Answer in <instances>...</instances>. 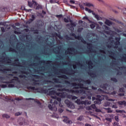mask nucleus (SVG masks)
<instances>
[{"instance_id": "f257e3e1", "label": "nucleus", "mask_w": 126, "mask_h": 126, "mask_svg": "<svg viewBox=\"0 0 126 126\" xmlns=\"http://www.w3.org/2000/svg\"><path fill=\"white\" fill-rule=\"evenodd\" d=\"M27 89L28 90H35V91H37L38 93H44V94H47L48 92V90H51L52 89H48V90L47 89H44L43 88H35V87H32V86H29L27 87Z\"/></svg>"}, {"instance_id": "f03ea898", "label": "nucleus", "mask_w": 126, "mask_h": 126, "mask_svg": "<svg viewBox=\"0 0 126 126\" xmlns=\"http://www.w3.org/2000/svg\"><path fill=\"white\" fill-rule=\"evenodd\" d=\"M101 95H97L96 97L93 96L92 97L93 101H94V104H97L98 105H100L101 104V102H102V99H101Z\"/></svg>"}, {"instance_id": "7ed1b4c3", "label": "nucleus", "mask_w": 126, "mask_h": 126, "mask_svg": "<svg viewBox=\"0 0 126 126\" xmlns=\"http://www.w3.org/2000/svg\"><path fill=\"white\" fill-rule=\"evenodd\" d=\"M57 105H58V102L57 101H55L53 103H52V104L48 105V108L51 110V111H54L56 112V111L58 110Z\"/></svg>"}, {"instance_id": "20e7f679", "label": "nucleus", "mask_w": 126, "mask_h": 126, "mask_svg": "<svg viewBox=\"0 0 126 126\" xmlns=\"http://www.w3.org/2000/svg\"><path fill=\"white\" fill-rule=\"evenodd\" d=\"M69 92H70L71 93H74L75 94V95H77V94H82V93L83 94H86V91H85V90H74L73 89H71L69 91Z\"/></svg>"}, {"instance_id": "39448f33", "label": "nucleus", "mask_w": 126, "mask_h": 126, "mask_svg": "<svg viewBox=\"0 0 126 126\" xmlns=\"http://www.w3.org/2000/svg\"><path fill=\"white\" fill-rule=\"evenodd\" d=\"M72 80H74V81H77L78 80L79 82H81L83 81L84 83L85 84H91V80L90 79L87 80H83L81 78H79V79H77L76 78H72Z\"/></svg>"}, {"instance_id": "423d86ee", "label": "nucleus", "mask_w": 126, "mask_h": 126, "mask_svg": "<svg viewBox=\"0 0 126 126\" xmlns=\"http://www.w3.org/2000/svg\"><path fill=\"white\" fill-rule=\"evenodd\" d=\"M69 72L66 70V69L63 68L60 70V71L63 72V73H64L65 74H73L74 73V70L72 69V68H70L69 69Z\"/></svg>"}, {"instance_id": "0eeeda50", "label": "nucleus", "mask_w": 126, "mask_h": 126, "mask_svg": "<svg viewBox=\"0 0 126 126\" xmlns=\"http://www.w3.org/2000/svg\"><path fill=\"white\" fill-rule=\"evenodd\" d=\"M70 35L72 36V37H74L75 39H76L77 40H81V39H82L81 40V42H82V43H83L84 44H86L87 43L86 41L83 39V38H82V37H81V36H80V35L76 36V35L74 33H71Z\"/></svg>"}, {"instance_id": "6e6552de", "label": "nucleus", "mask_w": 126, "mask_h": 126, "mask_svg": "<svg viewBox=\"0 0 126 126\" xmlns=\"http://www.w3.org/2000/svg\"><path fill=\"white\" fill-rule=\"evenodd\" d=\"M64 102L68 108H69L70 109H74L75 108L74 104H73L70 101L68 100V99L65 100Z\"/></svg>"}, {"instance_id": "1a4fd4ad", "label": "nucleus", "mask_w": 126, "mask_h": 126, "mask_svg": "<svg viewBox=\"0 0 126 126\" xmlns=\"http://www.w3.org/2000/svg\"><path fill=\"white\" fill-rule=\"evenodd\" d=\"M0 59L1 60V61H0V63H3L4 62V61H11V60H10L9 57H7V56H6V57L2 56L1 58H0Z\"/></svg>"}, {"instance_id": "9d476101", "label": "nucleus", "mask_w": 126, "mask_h": 126, "mask_svg": "<svg viewBox=\"0 0 126 126\" xmlns=\"http://www.w3.org/2000/svg\"><path fill=\"white\" fill-rule=\"evenodd\" d=\"M15 62L16 63H13L12 65H16L17 66H20V63H19V59L15 58Z\"/></svg>"}, {"instance_id": "9b49d317", "label": "nucleus", "mask_w": 126, "mask_h": 126, "mask_svg": "<svg viewBox=\"0 0 126 126\" xmlns=\"http://www.w3.org/2000/svg\"><path fill=\"white\" fill-rule=\"evenodd\" d=\"M83 86V84L78 83V86L73 87V89H79V88H80L81 89H83V88H84Z\"/></svg>"}, {"instance_id": "f8f14e48", "label": "nucleus", "mask_w": 126, "mask_h": 126, "mask_svg": "<svg viewBox=\"0 0 126 126\" xmlns=\"http://www.w3.org/2000/svg\"><path fill=\"white\" fill-rule=\"evenodd\" d=\"M56 95L58 96V97H61V98H65V94L64 93H57Z\"/></svg>"}, {"instance_id": "ddd939ff", "label": "nucleus", "mask_w": 126, "mask_h": 126, "mask_svg": "<svg viewBox=\"0 0 126 126\" xmlns=\"http://www.w3.org/2000/svg\"><path fill=\"white\" fill-rule=\"evenodd\" d=\"M28 5L29 6H30V7H32L33 4H34V3H35V5H37V2H36L35 1H32V2H30L28 1Z\"/></svg>"}, {"instance_id": "4468645a", "label": "nucleus", "mask_w": 126, "mask_h": 126, "mask_svg": "<svg viewBox=\"0 0 126 126\" xmlns=\"http://www.w3.org/2000/svg\"><path fill=\"white\" fill-rule=\"evenodd\" d=\"M32 81H33V82L32 83V85H39V83H37L39 82V80H35V79L33 78H32Z\"/></svg>"}, {"instance_id": "2eb2a0df", "label": "nucleus", "mask_w": 126, "mask_h": 126, "mask_svg": "<svg viewBox=\"0 0 126 126\" xmlns=\"http://www.w3.org/2000/svg\"><path fill=\"white\" fill-rule=\"evenodd\" d=\"M68 51H66L65 53L66 54H71L70 52H74L75 51V49L73 47H71V48L68 49ZM70 51V52H69Z\"/></svg>"}, {"instance_id": "dca6fc26", "label": "nucleus", "mask_w": 126, "mask_h": 126, "mask_svg": "<svg viewBox=\"0 0 126 126\" xmlns=\"http://www.w3.org/2000/svg\"><path fill=\"white\" fill-rule=\"evenodd\" d=\"M86 63H87L89 65V68H91V67H93L92 65L93 64V63H92V61L91 60L89 61L88 62H86Z\"/></svg>"}, {"instance_id": "f3484780", "label": "nucleus", "mask_w": 126, "mask_h": 126, "mask_svg": "<svg viewBox=\"0 0 126 126\" xmlns=\"http://www.w3.org/2000/svg\"><path fill=\"white\" fill-rule=\"evenodd\" d=\"M105 24L108 25V26H110V25H113V22H111V21L109 20H106V21L105 22Z\"/></svg>"}, {"instance_id": "a211bd4d", "label": "nucleus", "mask_w": 126, "mask_h": 126, "mask_svg": "<svg viewBox=\"0 0 126 126\" xmlns=\"http://www.w3.org/2000/svg\"><path fill=\"white\" fill-rule=\"evenodd\" d=\"M116 42H115V45H120V40H121V38L120 37H116L115 38Z\"/></svg>"}, {"instance_id": "6ab92c4d", "label": "nucleus", "mask_w": 126, "mask_h": 126, "mask_svg": "<svg viewBox=\"0 0 126 126\" xmlns=\"http://www.w3.org/2000/svg\"><path fill=\"white\" fill-rule=\"evenodd\" d=\"M85 6H88V7H91V6H94L93 4L90 3L86 2L83 4Z\"/></svg>"}, {"instance_id": "aec40b11", "label": "nucleus", "mask_w": 126, "mask_h": 126, "mask_svg": "<svg viewBox=\"0 0 126 126\" xmlns=\"http://www.w3.org/2000/svg\"><path fill=\"white\" fill-rule=\"evenodd\" d=\"M92 109L94 110L97 109V107H96V105L95 104H92L91 106L89 107V110H92Z\"/></svg>"}, {"instance_id": "412c9836", "label": "nucleus", "mask_w": 126, "mask_h": 126, "mask_svg": "<svg viewBox=\"0 0 126 126\" xmlns=\"http://www.w3.org/2000/svg\"><path fill=\"white\" fill-rule=\"evenodd\" d=\"M55 94H56V91L54 90L50 91L48 93V95H49V96H52V95H55Z\"/></svg>"}, {"instance_id": "4be33fe9", "label": "nucleus", "mask_w": 126, "mask_h": 126, "mask_svg": "<svg viewBox=\"0 0 126 126\" xmlns=\"http://www.w3.org/2000/svg\"><path fill=\"white\" fill-rule=\"evenodd\" d=\"M51 97L53 98V99H56L58 102H61V101H62V98H61V97H57L56 95L52 96Z\"/></svg>"}, {"instance_id": "5701e85b", "label": "nucleus", "mask_w": 126, "mask_h": 126, "mask_svg": "<svg viewBox=\"0 0 126 126\" xmlns=\"http://www.w3.org/2000/svg\"><path fill=\"white\" fill-rule=\"evenodd\" d=\"M14 80V79H12L11 81L8 82V81H0V83H5L6 84H8V83H12V81Z\"/></svg>"}, {"instance_id": "b1692460", "label": "nucleus", "mask_w": 126, "mask_h": 126, "mask_svg": "<svg viewBox=\"0 0 126 126\" xmlns=\"http://www.w3.org/2000/svg\"><path fill=\"white\" fill-rule=\"evenodd\" d=\"M87 45H88V49L89 50H90V51H92L93 49H92V47H93V45L92 43H87Z\"/></svg>"}, {"instance_id": "393cba45", "label": "nucleus", "mask_w": 126, "mask_h": 126, "mask_svg": "<svg viewBox=\"0 0 126 126\" xmlns=\"http://www.w3.org/2000/svg\"><path fill=\"white\" fill-rule=\"evenodd\" d=\"M87 98L89 100H91V97H92V94L90 92H89L88 94H87Z\"/></svg>"}, {"instance_id": "a878e982", "label": "nucleus", "mask_w": 126, "mask_h": 126, "mask_svg": "<svg viewBox=\"0 0 126 126\" xmlns=\"http://www.w3.org/2000/svg\"><path fill=\"white\" fill-rule=\"evenodd\" d=\"M85 10H86V11H87L88 12H89V13H92V12L93 14L95 15V14L93 13V11L91 10V9H90L89 8H88L87 7H86L85 8Z\"/></svg>"}, {"instance_id": "bb28decb", "label": "nucleus", "mask_w": 126, "mask_h": 126, "mask_svg": "<svg viewBox=\"0 0 126 126\" xmlns=\"http://www.w3.org/2000/svg\"><path fill=\"white\" fill-rule=\"evenodd\" d=\"M59 77L60 78H64V79H68V77L66 75H61Z\"/></svg>"}, {"instance_id": "cd10ccee", "label": "nucleus", "mask_w": 126, "mask_h": 126, "mask_svg": "<svg viewBox=\"0 0 126 126\" xmlns=\"http://www.w3.org/2000/svg\"><path fill=\"white\" fill-rule=\"evenodd\" d=\"M32 76L34 77V78H35V79H40L42 78V77H41L39 75H32Z\"/></svg>"}, {"instance_id": "c85d7f7f", "label": "nucleus", "mask_w": 126, "mask_h": 126, "mask_svg": "<svg viewBox=\"0 0 126 126\" xmlns=\"http://www.w3.org/2000/svg\"><path fill=\"white\" fill-rule=\"evenodd\" d=\"M118 103L119 105H124V106H126V101H119Z\"/></svg>"}, {"instance_id": "c756f323", "label": "nucleus", "mask_w": 126, "mask_h": 126, "mask_svg": "<svg viewBox=\"0 0 126 126\" xmlns=\"http://www.w3.org/2000/svg\"><path fill=\"white\" fill-rule=\"evenodd\" d=\"M50 3H58L59 1L58 0H49Z\"/></svg>"}, {"instance_id": "7c9ffc66", "label": "nucleus", "mask_w": 126, "mask_h": 126, "mask_svg": "<svg viewBox=\"0 0 126 126\" xmlns=\"http://www.w3.org/2000/svg\"><path fill=\"white\" fill-rule=\"evenodd\" d=\"M52 80L55 82V83H60V82L59 81V79L57 78H54L52 79Z\"/></svg>"}, {"instance_id": "2f4dec72", "label": "nucleus", "mask_w": 126, "mask_h": 126, "mask_svg": "<svg viewBox=\"0 0 126 126\" xmlns=\"http://www.w3.org/2000/svg\"><path fill=\"white\" fill-rule=\"evenodd\" d=\"M69 97H72V100H76L78 97L75 95H69Z\"/></svg>"}, {"instance_id": "473e14b6", "label": "nucleus", "mask_w": 126, "mask_h": 126, "mask_svg": "<svg viewBox=\"0 0 126 126\" xmlns=\"http://www.w3.org/2000/svg\"><path fill=\"white\" fill-rule=\"evenodd\" d=\"M88 74L89 75H90L92 77H93V76H96V74H95L94 73V72H88Z\"/></svg>"}, {"instance_id": "72a5a7b5", "label": "nucleus", "mask_w": 126, "mask_h": 126, "mask_svg": "<svg viewBox=\"0 0 126 126\" xmlns=\"http://www.w3.org/2000/svg\"><path fill=\"white\" fill-rule=\"evenodd\" d=\"M9 70H10L8 68H4L3 69H0V71H2L3 72H5V71H9Z\"/></svg>"}, {"instance_id": "f704fd0d", "label": "nucleus", "mask_w": 126, "mask_h": 126, "mask_svg": "<svg viewBox=\"0 0 126 126\" xmlns=\"http://www.w3.org/2000/svg\"><path fill=\"white\" fill-rule=\"evenodd\" d=\"M81 105H87V100H82L81 101Z\"/></svg>"}, {"instance_id": "c9c22d12", "label": "nucleus", "mask_w": 126, "mask_h": 126, "mask_svg": "<svg viewBox=\"0 0 126 126\" xmlns=\"http://www.w3.org/2000/svg\"><path fill=\"white\" fill-rule=\"evenodd\" d=\"M110 80H111V81H114V82H118V79L115 77L111 78Z\"/></svg>"}, {"instance_id": "e433bc0d", "label": "nucleus", "mask_w": 126, "mask_h": 126, "mask_svg": "<svg viewBox=\"0 0 126 126\" xmlns=\"http://www.w3.org/2000/svg\"><path fill=\"white\" fill-rule=\"evenodd\" d=\"M3 118H5L6 119H9L10 118V116L7 114H3L2 115Z\"/></svg>"}, {"instance_id": "4c0bfd02", "label": "nucleus", "mask_w": 126, "mask_h": 126, "mask_svg": "<svg viewBox=\"0 0 126 126\" xmlns=\"http://www.w3.org/2000/svg\"><path fill=\"white\" fill-rule=\"evenodd\" d=\"M55 35H56V36H57V37H58V38H59V39H63V37L62 36V35H61L60 34H58V33L56 32Z\"/></svg>"}, {"instance_id": "58836bf2", "label": "nucleus", "mask_w": 126, "mask_h": 126, "mask_svg": "<svg viewBox=\"0 0 126 126\" xmlns=\"http://www.w3.org/2000/svg\"><path fill=\"white\" fill-rule=\"evenodd\" d=\"M33 20L32 19H30L27 22L26 24H31V23H32V22H33Z\"/></svg>"}, {"instance_id": "ea45409f", "label": "nucleus", "mask_w": 126, "mask_h": 126, "mask_svg": "<svg viewBox=\"0 0 126 126\" xmlns=\"http://www.w3.org/2000/svg\"><path fill=\"white\" fill-rule=\"evenodd\" d=\"M124 56H123L122 59V61H124V62H126V54H124Z\"/></svg>"}, {"instance_id": "a19ab883", "label": "nucleus", "mask_w": 126, "mask_h": 126, "mask_svg": "<svg viewBox=\"0 0 126 126\" xmlns=\"http://www.w3.org/2000/svg\"><path fill=\"white\" fill-rule=\"evenodd\" d=\"M82 30H83V28H79L77 29V32H78L79 33H81Z\"/></svg>"}, {"instance_id": "79ce46f5", "label": "nucleus", "mask_w": 126, "mask_h": 126, "mask_svg": "<svg viewBox=\"0 0 126 126\" xmlns=\"http://www.w3.org/2000/svg\"><path fill=\"white\" fill-rule=\"evenodd\" d=\"M9 52H16V50H15V49L12 48L11 47H10L9 49Z\"/></svg>"}, {"instance_id": "37998d69", "label": "nucleus", "mask_w": 126, "mask_h": 126, "mask_svg": "<svg viewBox=\"0 0 126 126\" xmlns=\"http://www.w3.org/2000/svg\"><path fill=\"white\" fill-rule=\"evenodd\" d=\"M78 83H72L71 84L72 86L74 87H77L76 86H78Z\"/></svg>"}, {"instance_id": "c03bdc74", "label": "nucleus", "mask_w": 126, "mask_h": 126, "mask_svg": "<svg viewBox=\"0 0 126 126\" xmlns=\"http://www.w3.org/2000/svg\"><path fill=\"white\" fill-rule=\"evenodd\" d=\"M42 5H38L36 7V9H42Z\"/></svg>"}, {"instance_id": "a18cd8bd", "label": "nucleus", "mask_w": 126, "mask_h": 126, "mask_svg": "<svg viewBox=\"0 0 126 126\" xmlns=\"http://www.w3.org/2000/svg\"><path fill=\"white\" fill-rule=\"evenodd\" d=\"M76 103H77V104H78V105H81V101H80V99H78L76 100Z\"/></svg>"}, {"instance_id": "49530a36", "label": "nucleus", "mask_w": 126, "mask_h": 126, "mask_svg": "<svg viewBox=\"0 0 126 126\" xmlns=\"http://www.w3.org/2000/svg\"><path fill=\"white\" fill-rule=\"evenodd\" d=\"M7 86L8 85V87H10V88H12V87H14V84H7Z\"/></svg>"}, {"instance_id": "de8ad7c7", "label": "nucleus", "mask_w": 126, "mask_h": 126, "mask_svg": "<svg viewBox=\"0 0 126 126\" xmlns=\"http://www.w3.org/2000/svg\"><path fill=\"white\" fill-rule=\"evenodd\" d=\"M31 17H32L31 19H32V21H34V20H35V19H36V15H32Z\"/></svg>"}, {"instance_id": "09e8293b", "label": "nucleus", "mask_w": 126, "mask_h": 126, "mask_svg": "<svg viewBox=\"0 0 126 126\" xmlns=\"http://www.w3.org/2000/svg\"><path fill=\"white\" fill-rule=\"evenodd\" d=\"M76 64L77 65H78V66H81V67H82V66H83V64H82V63H80L79 62H77L76 63Z\"/></svg>"}, {"instance_id": "8fccbe9b", "label": "nucleus", "mask_w": 126, "mask_h": 126, "mask_svg": "<svg viewBox=\"0 0 126 126\" xmlns=\"http://www.w3.org/2000/svg\"><path fill=\"white\" fill-rule=\"evenodd\" d=\"M82 119H83V116H80L79 117L77 118V121H82Z\"/></svg>"}, {"instance_id": "3c124183", "label": "nucleus", "mask_w": 126, "mask_h": 126, "mask_svg": "<svg viewBox=\"0 0 126 126\" xmlns=\"http://www.w3.org/2000/svg\"><path fill=\"white\" fill-rule=\"evenodd\" d=\"M106 110H107V113H113V111H112V110H111L110 108H108L106 109Z\"/></svg>"}, {"instance_id": "603ef678", "label": "nucleus", "mask_w": 126, "mask_h": 126, "mask_svg": "<svg viewBox=\"0 0 126 126\" xmlns=\"http://www.w3.org/2000/svg\"><path fill=\"white\" fill-rule=\"evenodd\" d=\"M105 120L107 121L108 122H110V123H111V122H112V118H105Z\"/></svg>"}, {"instance_id": "864d4df0", "label": "nucleus", "mask_w": 126, "mask_h": 126, "mask_svg": "<svg viewBox=\"0 0 126 126\" xmlns=\"http://www.w3.org/2000/svg\"><path fill=\"white\" fill-rule=\"evenodd\" d=\"M65 38L66 40H72L71 38L68 36V35L65 36Z\"/></svg>"}, {"instance_id": "5fc2aeb1", "label": "nucleus", "mask_w": 126, "mask_h": 126, "mask_svg": "<svg viewBox=\"0 0 126 126\" xmlns=\"http://www.w3.org/2000/svg\"><path fill=\"white\" fill-rule=\"evenodd\" d=\"M56 87H57V88H63V85L61 84L57 85Z\"/></svg>"}, {"instance_id": "6e6d98bb", "label": "nucleus", "mask_w": 126, "mask_h": 126, "mask_svg": "<svg viewBox=\"0 0 126 126\" xmlns=\"http://www.w3.org/2000/svg\"><path fill=\"white\" fill-rule=\"evenodd\" d=\"M90 27L92 29H94V28H95V25L93 24H91L90 25Z\"/></svg>"}, {"instance_id": "4d7b16f0", "label": "nucleus", "mask_w": 126, "mask_h": 126, "mask_svg": "<svg viewBox=\"0 0 126 126\" xmlns=\"http://www.w3.org/2000/svg\"><path fill=\"white\" fill-rule=\"evenodd\" d=\"M63 21L64 22H65L66 23H68V22H69V21H68V19H66V18H64L63 19Z\"/></svg>"}, {"instance_id": "13d9d810", "label": "nucleus", "mask_w": 126, "mask_h": 126, "mask_svg": "<svg viewBox=\"0 0 126 126\" xmlns=\"http://www.w3.org/2000/svg\"><path fill=\"white\" fill-rule=\"evenodd\" d=\"M1 88H6V87H7V85L2 84L1 85Z\"/></svg>"}, {"instance_id": "bf43d9fd", "label": "nucleus", "mask_w": 126, "mask_h": 126, "mask_svg": "<svg viewBox=\"0 0 126 126\" xmlns=\"http://www.w3.org/2000/svg\"><path fill=\"white\" fill-rule=\"evenodd\" d=\"M70 3H71V4H74V3H75V1H74V0H70L69 1Z\"/></svg>"}, {"instance_id": "052dcab7", "label": "nucleus", "mask_w": 126, "mask_h": 126, "mask_svg": "<svg viewBox=\"0 0 126 126\" xmlns=\"http://www.w3.org/2000/svg\"><path fill=\"white\" fill-rule=\"evenodd\" d=\"M64 82L65 84H71L70 82L67 81V80H64Z\"/></svg>"}, {"instance_id": "680f3d73", "label": "nucleus", "mask_w": 126, "mask_h": 126, "mask_svg": "<svg viewBox=\"0 0 126 126\" xmlns=\"http://www.w3.org/2000/svg\"><path fill=\"white\" fill-rule=\"evenodd\" d=\"M68 121V119H67V117H66L65 118L63 119V122H64V123H66V124Z\"/></svg>"}, {"instance_id": "e2e57ef3", "label": "nucleus", "mask_w": 126, "mask_h": 126, "mask_svg": "<svg viewBox=\"0 0 126 126\" xmlns=\"http://www.w3.org/2000/svg\"><path fill=\"white\" fill-rule=\"evenodd\" d=\"M120 92H125V88H121L119 89Z\"/></svg>"}, {"instance_id": "0e129e2a", "label": "nucleus", "mask_w": 126, "mask_h": 126, "mask_svg": "<svg viewBox=\"0 0 126 126\" xmlns=\"http://www.w3.org/2000/svg\"><path fill=\"white\" fill-rule=\"evenodd\" d=\"M19 77L21 78H24V77H26V75H19Z\"/></svg>"}, {"instance_id": "69168bd1", "label": "nucleus", "mask_w": 126, "mask_h": 126, "mask_svg": "<svg viewBox=\"0 0 126 126\" xmlns=\"http://www.w3.org/2000/svg\"><path fill=\"white\" fill-rule=\"evenodd\" d=\"M115 121H117V122H120V119H119L118 116H115Z\"/></svg>"}, {"instance_id": "338daca9", "label": "nucleus", "mask_w": 126, "mask_h": 126, "mask_svg": "<svg viewBox=\"0 0 126 126\" xmlns=\"http://www.w3.org/2000/svg\"><path fill=\"white\" fill-rule=\"evenodd\" d=\"M58 91H61L62 92H63V91H65V89H58Z\"/></svg>"}, {"instance_id": "774afa93", "label": "nucleus", "mask_w": 126, "mask_h": 126, "mask_svg": "<svg viewBox=\"0 0 126 126\" xmlns=\"http://www.w3.org/2000/svg\"><path fill=\"white\" fill-rule=\"evenodd\" d=\"M116 113H123L122 110H116Z\"/></svg>"}]
</instances>
